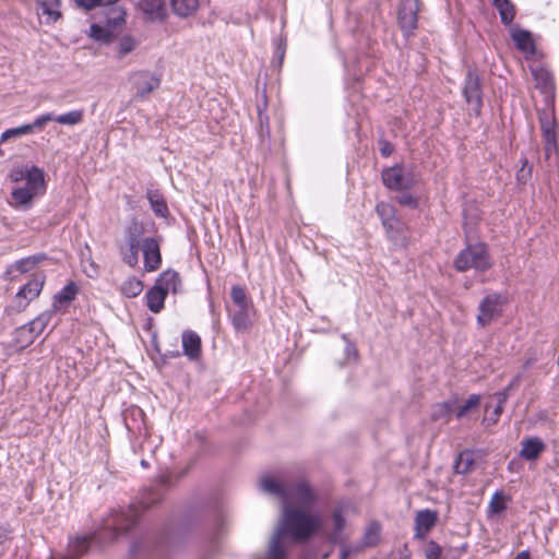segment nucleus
Instances as JSON below:
<instances>
[{
	"label": "nucleus",
	"mask_w": 559,
	"mask_h": 559,
	"mask_svg": "<svg viewBox=\"0 0 559 559\" xmlns=\"http://www.w3.org/2000/svg\"><path fill=\"white\" fill-rule=\"evenodd\" d=\"M282 502V518L271 537L269 549L257 559H286L289 542L311 538L323 526L322 514L316 510L313 491H271Z\"/></svg>",
	"instance_id": "nucleus-1"
},
{
	"label": "nucleus",
	"mask_w": 559,
	"mask_h": 559,
	"mask_svg": "<svg viewBox=\"0 0 559 559\" xmlns=\"http://www.w3.org/2000/svg\"><path fill=\"white\" fill-rule=\"evenodd\" d=\"M159 500L158 491H142V496L138 502L130 504L126 509L114 511L104 519L100 531H98L94 537L97 538L100 544L115 542L138 523L144 510L158 503Z\"/></svg>",
	"instance_id": "nucleus-2"
},
{
	"label": "nucleus",
	"mask_w": 559,
	"mask_h": 559,
	"mask_svg": "<svg viewBox=\"0 0 559 559\" xmlns=\"http://www.w3.org/2000/svg\"><path fill=\"white\" fill-rule=\"evenodd\" d=\"M46 192L45 171L43 169H33L28 176V182L16 187L11 192L12 207L20 211H27L33 206L34 199Z\"/></svg>",
	"instance_id": "nucleus-3"
},
{
	"label": "nucleus",
	"mask_w": 559,
	"mask_h": 559,
	"mask_svg": "<svg viewBox=\"0 0 559 559\" xmlns=\"http://www.w3.org/2000/svg\"><path fill=\"white\" fill-rule=\"evenodd\" d=\"M226 309L236 332H246L250 328L252 304L241 286L231 287L230 302L226 305Z\"/></svg>",
	"instance_id": "nucleus-4"
},
{
	"label": "nucleus",
	"mask_w": 559,
	"mask_h": 559,
	"mask_svg": "<svg viewBox=\"0 0 559 559\" xmlns=\"http://www.w3.org/2000/svg\"><path fill=\"white\" fill-rule=\"evenodd\" d=\"M259 489H311L305 479H299L295 469L282 467L272 472H264L258 478Z\"/></svg>",
	"instance_id": "nucleus-5"
},
{
	"label": "nucleus",
	"mask_w": 559,
	"mask_h": 559,
	"mask_svg": "<svg viewBox=\"0 0 559 559\" xmlns=\"http://www.w3.org/2000/svg\"><path fill=\"white\" fill-rule=\"evenodd\" d=\"M144 226L136 218H133L124 228L123 243L119 245V252L122 261L131 267L139 263V251L142 248V236Z\"/></svg>",
	"instance_id": "nucleus-6"
},
{
	"label": "nucleus",
	"mask_w": 559,
	"mask_h": 559,
	"mask_svg": "<svg viewBox=\"0 0 559 559\" xmlns=\"http://www.w3.org/2000/svg\"><path fill=\"white\" fill-rule=\"evenodd\" d=\"M454 266L460 272H464L471 269L476 271L488 270L491 266V263L486 245L477 242L466 246V248L461 250L455 258Z\"/></svg>",
	"instance_id": "nucleus-7"
},
{
	"label": "nucleus",
	"mask_w": 559,
	"mask_h": 559,
	"mask_svg": "<svg viewBox=\"0 0 559 559\" xmlns=\"http://www.w3.org/2000/svg\"><path fill=\"white\" fill-rule=\"evenodd\" d=\"M381 178L388 189L395 191L409 190L415 187L418 181L412 168H406L399 164L384 168Z\"/></svg>",
	"instance_id": "nucleus-8"
},
{
	"label": "nucleus",
	"mask_w": 559,
	"mask_h": 559,
	"mask_svg": "<svg viewBox=\"0 0 559 559\" xmlns=\"http://www.w3.org/2000/svg\"><path fill=\"white\" fill-rule=\"evenodd\" d=\"M539 123L545 142L546 158H549L552 152L559 154V143L557 141L556 131L557 126L552 107L539 112Z\"/></svg>",
	"instance_id": "nucleus-9"
},
{
	"label": "nucleus",
	"mask_w": 559,
	"mask_h": 559,
	"mask_svg": "<svg viewBox=\"0 0 559 559\" xmlns=\"http://www.w3.org/2000/svg\"><path fill=\"white\" fill-rule=\"evenodd\" d=\"M504 298L498 293L485 296L478 306L477 323L486 326L496 320L502 312Z\"/></svg>",
	"instance_id": "nucleus-10"
},
{
	"label": "nucleus",
	"mask_w": 559,
	"mask_h": 559,
	"mask_svg": "<svg viewBox=\"0 0 559 559\" xmlns=\"http://www.w3.org/2000/svg\"><path fill=\"white\" fill-rule=\"evenodd\" d=\"M397 12L399 25L406 38H409L417 28L419 0H400Z\"/></svg>",
	"instance_id": "nucleus-11"
},
{
	"label": "nucleus",
	"mask_w": 559,
	"mask_h": 559,
	"mask_svg": "<svg viewBox=\"0 0 559 559\" xmlns=\"http://www.w3.org/2000/svg\"><path fill=\"white\" fill-rule=\"evenodd\" d=\"M463 94L466 103L478 114L483 106V91L479 75L471 68L467 70L465 76Z\"/></svg>",
	"instance_id": "nucleus-12"
},
{
	"label": "nucleus",
	"mask_w": 559,
	"mask_h": 559,
	"mask_svg": "<svg viewBox=\"0 0 559 559\" xmlns=\"http://www.w3.org/2000/svg\"><path fill=\"white\" fill-rule=\"evenodd\" d=\"M132 86L135 88L134 97L143 99L147 94L158 88L160 85V78L150 71H138L130 76Z\"/></svg>",
	"instance_id": "nucleus-13"
},
{
	"label": "nucleus",
	"mask_w": 559,
	"mask_h": 559,
	"mask_svg": "<svg viewBox=\"0 0 559 559\" xmlns=\"http://www.w3.org/2000/svg\"><path fill=\"white\" fill-rule=\"evenodd\" d=\"M144 267L147 272L156 271L162 264V255L158 241L153 237L144 238L142 241Z\"/></svg>",
	"instance_id": "nucleus-14"
},
{
	"label": "nucleus",
	"mask_w": 559,
	"mask_h": 559,
	"mask_svg": "<svg viewBox=\"0 0 559 559\" xmlns=\"http://www.w3.org/2000/svg\"><path fill=\"white\" fill-rule=\"evenodd\" d=\"M510 36L520 51L530 56L535 53L536 48L531 32L522 29L518 25H511Z\"/></svg>",
	"instance_id": "nucleus-15"
},
{
	"label": "nucleus",
	"mask_w": 559,
	"mask_h": 559,
	"mask_svg": "<svg viewBox=\"0 0 559 559\" xmlns=\"http://www.w3.org/2000/svg\"><path fill=\"white\" fill-rule=\"evenodd\" d=\"M36 4L37 14L45 23L51 24L60 19V0H36Z\"/></svg>",
	"instance_id": "nucleus-16"
},
{
	"label": "nucleus",
	"mask_w": 559,
	"mask_h": 559,
	"mask_svg": "<svg viewBox=\"0 0 559 559\" xmlns=\"http://www.w3.org/2000/svg\"><path fill=\"white\" fill-rule=\"evenodd\" d=\"M383 228L386 237L395 247L404 248L408 245L407 227L400 218Z\"/></svg>",
	"instance_id": "nucleus-17"
},
{
	"label": "nucleus",
	"mask_w": 559,
	"mask_h": 559,
	"mask_svg": "<svg viewBox=\"0 0 559 559\" xmlns=\"http://www.w3.org/2000/svg\"><path fill=\"white\" fill-rule=\"evenodd\" d=\"M437 522V513L430 510L419 511L416 515V532L415 536L419 539H424L428 532L435 526Z\"/></svg>",
	"instance_id": "nucleus-18"
},
{
	"label": "nucleus",
	"mask_w": 559,
	"mask_h": 559,
	"mask_svg": "<svg viewBox=\"0 0 559 559\" xmlns=\"http://www.w3.org/2000/svg\"><path fill=\"white\" fill-rule=\"evenodd\" d=\"M532 75L536 82V87L544 94L554 98V78L545 68L537 67L532 69Z\"/></svg>",
	"instance_id": "nucleus-19"
},
{
	"label": "nucleus",
	"mask_w": 559,
	"mask_h": 559,
	"mask_svg": "<svg viewBox=\"0 0 559 559\" xmlns=\"http://www.w3.org/2000/svg\"><path fill=\"white\" fill-rule=\"evenodd\" d=\"M45 280L44 274H35L17 293L31 302L40 295Z\"/></svg>",
	"instance_id": "nucleus-20"
},
{
	"label": "nucleus",
	"mask_w": 559,
	"mask_h": 559,
	"mask_svg": "<svg viewBox=\"0 0 559 559\" xmlns=\"http://www.w3.org/2000/svg\"><path fill=\"white\" fill-rule=\"evenodd\" d=\"M182 348L186 356L190 359H195L201 353V338L193 331H186L182 333Z\"/></svg>",
	"instance_id": "nucleus-21"
},
{
	"label": "nucleus",
	"mask_w": 559,
	"mask_h": 559,
	"mask_svg": "<svg viewBox=\"0 0 559 559\" xmlns=\"http://www.w3.org/2000/svg\"><path fill=\"white\" fill-rule=\"evenodd\" d=\"M146 198L151 205L152 211L158 217L166 218L169 214L168 205L163 197V194L155 189H147Z\"/></svg>",
	"instance_id": "nucleus-22"
},
{
	"label": "nucleus",
	"mask_w": 559,
	"mask_h": 559,
	"mask_svg": "<svg viewBox=\"0 0 559 559\" xmlns=\"http://www.w3.org/2000/svg\"><path fill=\"white\" fill-rule=\"evenodd\" d=\"M155 285L163 288L166 294L169 292L177 294L180 288L179 274L176 271L167 270L160 274Z\"/></svg>",
	"instance_id": "nucleus-23"
},
{
	"label": "nucleus",
	"mask_w": 559,
	"mask_h": 559,
	"mask_svg": "<svg viewBox=\"0 0 559 559\" xmlns=\"http://www.w3.org/2000/svg\"><path fill=\"white\" fill-rule=\"evenodd\" d=\"M79 289L73 282L67 284L60 292H58L55 297L51 307L57 311L68 306L72 300H74Z\"/></svg>",
	"instance_id": "nucleus-24"
},
{
	"label": "nucleus",
	"mask_w": 559,
	"mask_h": 559,
	"mask_svg": "<svg viewBox=\"0 0 559 559\" xmlns=\"http://www.w3.org/2000/svg\"><path fill=\"white\" fill-rule=\"evenodd\" d=\"M167 294L163 290V288L154 285L150 288L145 295L146 297V306L147 308L154 312L158 313L164 308V302Z\"/></svg>",
	"instance_id": "nucleus-25"
},
{
	"label": "nucleus",
	"mask_w": 559,
	"mask_h": 559,
	"mask_svg": "<svg viewBox=\"0 0 559 559\" xmlns=\"http://www.w3.org/2000/svg\"><path fill=\"white\" fill-rule=\"evenodd\" d=\"M545 448L539 438H531L522 442L521 456L525 460H536Z\"/></svg>",
	"instance_id": "nucleus-26"
},
{
	"label": "nucleus",
	"mask_w": 559,
	"mask_h": 559,
	"mask_svg": "<svg viewBox=\"0 0 559 559\" xmlns=\"http://www.w3.org/2000/svg\"><path fill=\"white\" fill-rule=\"evenodd\" d=\"M492 4L499 13L501 23L511 27L515 16V7L511 0H492Z\"/></svg>",
	"instance_id": "nucleus-27"
},
{
	"label": "nucleus",
	"mask_w": 559,
	"mask_h": 559,
	"mask_svg": "<svg viewBox=\"0 0 559 559\" xmlns=\"http://www.w3.org/2000/svg\"><path fill=\"white\" fill-rule=\"evenodd\" d=\"M139 5L150 19L162 20L165 16L164 0H141Z\"/></svg>",
	"instance_id": "nucleus-28"
},
{
	"label": "nucleus",
	"mask_w": 559,
	"mask_h": 559,
	"mask_svg": "<svg viewBox=\"0 0 559 559\" xmlns=\"http://www.w3.org/2000/svg\"><path fill=\"white\" fill-rule=\"evenodd\" d=\"M474 452L471 450H464L457 455L453 467L456 474H466L474 468Z\"/></svg>",
	"instance_id": "nucleus-29"
},
{
	"label": "nucleus",
	"mask_w": 559,
	"mask_h": 559,
	"mask_svg": "<svg viewBox=\"0 0 559 559\" xmlns=\"http://www.w3.org/2000/svg\"><path fill=\"white\" fill-rule=\"evenodd\" d=\"M198 8L199 0H171V9L180 17L193 15Z\"/></svg>",
	"instance_id": "nucleus-30"
},
{
	"label": "nucleus",
	"mask_w": 559,
	"mask_h": 559,
	"mask_svg": "<svg viewBox=\"0 0 559 559\" xmlns=\"http://www.w3.org/2000/svg\"><path fill=\"white\" fill-rule=\"evenodd\" d=\"M346 508V506H338L332 513L333 532L331 533L330 539L334 543L341 538V534L345 527L344 513Z\"/></svg>",
	"instance_id": "nucleus-31"
},
{
	"label": "nucleus",
	"mask_w": 559,
	"mask_h": 559,
	"mask_svg": "<svg viewBox=\"0 0 559 559\" xmlns=\"http://www.w3.org/2000/svg\"><path fill=\"white\" fill-rule=\"evenodd\" d=\"M35 340L36 338L27 324L19 326L13 333L14 345L20 349H24L25 347L29 346Z\"/></svg>",
	"instance_id": "nucleus-32"
},
{
	"label": "nucleus",
	"mask_w": 559,
	"mask_h": 559,
	"mask_svg": "<svg viewBox=\"0 0 559 559\" xmlns=\"http://www.w3.org/2000/svg\"><path fill=\"white\" fill-rule=\"evenodd\" d=\"M376 213L379 216L383 227L399 219L394 206L386 202L377 203Z\"/></svg>",
	"instance_id": "nucleus-33"
},
{
	"label": "nucleus",
	"mask_w": 559,
	"mask_h": 559,
	"mask_svg": "<svg viewBox=\"0 0 559 559\" xmlns=\"http://www.w3.org/2000/svg\"><path fill=\"white\" fill-rule=\"evenodd\" d=\"M510 500V497L504 493V491H495L490 503H489V513L498 514L501 513L506 508L507 503Z\"/></svg>",
	"instance_id": "nucleus-34"
},
{
	"label": "nucleus",
	"mask_w": 559,
	"mask_h": 559,
	"mask_svg": "<svg viewBox=\"0 0 559 559\" xmlns=\"http://www.w3.org/2000/svg\"><path fill=\"white\" fill-rule=\"evenodd\" d=\"M44 259H45L44 254L31 255V257L17 260L14 263L13 267L21 273H26V272L31 271L32 269H34L35 265H37Z\"/></svg>",
	"instance_id": "nucleus-35"
},
{
	"label": "nucleus",
	"mask_w": 559,
	"mask_h": 559,
	"mask_svg": "<svg viewBox=\"0 0 559 559\" xmlns=\"http://www.w3.org/2000/svg\"><path fill=\"white\" fill-rule=\"evenodd\" d=\"M143 290V284L140 280L132 277L126 281L121 286L122 294L128 298L139 296Z\"/></svg>",
	"instance_id": "nucleus-36"
},
{
	"label": "nucleus",
	"mask_w": 559,
	"mask_h": 559,
	"mask_svg": "<svg viewBox=\"0 0 559 559\" xmlns=\"http://www.w3.org/2000/svg\"><path fill=\"white\" fill-rule=\"evenodd\" d=\"M83 120V110H72L66 114L56 116L55 121L64 126H74Z\"/></svg>",
	"instance_id": "nucleus-37"
},
{
	"label": "nucleus",
	"mask_w": 559,
	"mask_h": 559,
	"mask_svg": "<svg viewBox=\"0 0 559 559\" xmlns=\"http://www.w3.org/2000/svg\"><path fill=\"white\" fill-rule=\"evenodd\" d=\"M33 169H40L37 166H16L13 167L9 173V178L12 182H20L22 180H25V182H28V176L31 173L33 174Z\"/></svg>",
	"instance_id": "nucleus-38"
},
{
	"label": "nucleus",
	"mask_w": 559,
	"mask_h": 559,
	"mask_svg": "<svg viewBox=\"0 0 559 559\" xmlns=\"http://www.w3.org/2000/svg\"><path fill=\"white\" fill-rule=\"evenodd\" d=\"M91 544L90 536H78L69 544V549L75 556H81L87 551Z\"/></svg>",
	"instance_id": "nucleus-39"
},
{
	"label": "nucleus",
	"mask_w": 559,
	"mask_h": 559,
	"mask_svg": "<svg viewBox=\"0 0 559 559\" xmlns=\"http://www.w3.org/2000/svg\"><path fill=\"white\" fill-rule=\"evenodd\" d=\"M28 305L29 301L25 299L23 296H21L19 293H16L12 298L11 302L9 304V306L7 307L5 311L9 314L20 313L24 311Z\"/></svg>",
	"instance_id": "nucleus-40"
},
{
	"label": "nucleus",
	"mask_w": 559,
	"mask_h": 559,
	"mask_svg": "<svg viewBox=\"0 0 559 559\" xmlns=\"http://www.w3.org/2000/svg\"><path fill=\"white\" fill-rule=\"evenodd\" d=\"M454 409V403L451 401L436 404L433 406L431 417L433 420L447 417Z\"/></svg>",
	"instance_id": "nucleus-41"
},
{
	"label": "nucleus",
	"mask_w": 559,
	"mask_h": 559,
	"mask_svg": "<svg viewBox=\"0 0 559 559\" xmlns=\"http://www.w3.org/2000/svg\"><path fill=\"white\" fill-rule=\"evenodd\" d=\"M31 132H32V127H29L28 123L16 127V128L7 129L1 134V142H5L12 138H17V136L28 134Z\"/></svg>",
	"instance_id": "nucleus-42"
},
{
	"label": "nucleus",
	"mask_w": 559,
	"mask_h": 559,
	"mask_svg": "<svg viewBox=\"0 0 559 559\" xmlns=\"http://www.w3.org/2000/svg\"><path fill=\"white\" fill-rule=\"evenodd\" d=\"M480 403V396L478 394H472L468 399L461 405L456 412V418H463L467 412L472 408H475Z\"/></svg>",
	"instance_id": "nucleus-43"
},
{
	"label": "nucleus",
	"mask_w": 559,
	"mask_h": 559,
	"mask_svg": "<svg viewBox=\"0 0 559 559\" xmlns=\"http://www.w3.org/2000/svg\"><path fill=\"white\" fill-rule=\"evenodd\" d=\"M90 36L96 40L108 43L111 39V33L98 25V24H92L90 29Z\"/></svg>",
	"instance_id": "nucleus-44"
},
{
	"label": "nucleus",
	"mask_w": 559,
	"mask_h": 559,
	"mask_svg": "<svg viewBox=\"0 0 559 559\" xmlns=\"http://www.w3.org/2000/svg\"><path fill=\"white\" fill-rule=\"evenodd\" d=\"M380 536V525L376 522H372L368 525L365 533V545L373 546L378 542Z\"/></svg>",
	"instance_id": "nucleus-45"
},
{
	"label": "nucleus",
	"mask_w": 559,
	"mask_h": 559,
	"mask_svg": "<svg viewBox=\"0 0 559 559\" xmlns=\"http://www.w3.org/2000/svg\"><path fill=\"white\" fill-rule=\"evenodd\" d=\"M126 12L120 7H112L108 13V24L116 27L124 23Z\"/></svg>",
	"instance_id": "nucleus-46"
},
{
	"label": "nucleus",
	"mask_w": 559,
	"mask_h": 559,
	"mask_svg": "<svg viewBox=\"0 0 559 559\" xmlns=\"http://www.w3.org/2000/svg\"><path fill=\"white\" fill-rule=\"evenodd\" d=\"M441 547L433 540H430L425 549L426 559H441Z\"/></svg>",
	"instance_id": "nucleus-47"
},
{
	"label": "nucleus",
	"mask_w": 559,
	"mask_h": 559,
	"mask_svg": "<svg viewBox=\"0 0 559 559\" xmlns=\"http://www.w3.org/2000/svg\"><path fill=\"white\" fill-rule=\"evenodd\" d=\"M135 47V41L130 36H124L119 43V57H123L131 52Z\"/></svg>",
	"instance_id": "nucleus-48"
},
{
	"label": "nucleus",
	"mask_w": 559,
	"mask_h": 559,
	"mask_svg": "<svg viewBox=\"0 0 559 559\" xmlns=\"http://www.w3.org/2000/svg\"><path fill=\"white\" fill-rule=\"evenodd\" d=\"M55 121V115L52 112H46L39 117H37L32 123H28L32 127V132L35 129H41L44 126L49 122Z\"/></svg>",
	"instance_id": "nucleus-49"
},
{
	"label": "nucleus",
	"mask_w": 559,
	"mask_h": 559,
	"mask_svg": "<svg viewBox=\"0 0 559 559\" xmlns=\"http://www.w3.org/2000/svg\"><path fill=\"white\" fill-rule=\"evenodd\" d=\"M57 312L56 309H53L52 307L44 312H41L40 314H38L35 320L41 325V328H44V330L48 326V324L50 323L52 317L55 316V313Z\"/></svg>",
	"instance_id": "nucleus-50"
},
{
	"label": "nucleus",
	"mask_w": 559,
	"mask_h": 559,
	"mask_svg": "<svg viewBox=\"0 0 559 559\" xmlns=\"http://www.w3.org/2000/svg\"><path fill=\"white\" fill-rule=\"evenodd\" d=\"M396 201L404 206L415 209L418 205V200L409 193H403L396 198Z\"/></svg>",
	"instance_id": "nucleus-51"
},
{
	"label": "nucleus",
	"mask_w": 559,
	"mask_h": 559,
	"mask_svg": "<svg viewBox=\"0 0 559 559\" xmlns=\"http://www.w3.org/2000/svg\"><path fill=\"white\" fill-rule=\"evenodd\" d=\"M379 150H380V153L382 156L388 157L393 153L394 147L389 141L380 140L379 141Z\"/></svg>",
	"instance_id": "nucleus-52"
},
{
	"label": "nucleus",
	"mask_w": 559,
	"mask_h": 559,
	"mask_svg": "<svg viewBox=\"0 0 559 559\" xmlns=\"http://www.w3.org/2000/svg\"><path fill=\"white\" fill-rule=\"evenodd\" d=\"M342 337H343V340L346 341L345 354H346L347 359H352V358L356 359L358 353H357L355 345L352 344L350 342H348L346 335H343Z\"/></svg>",
	"instance_id": "nucleus-53"
},
{
	"label": "nucleus",
	"mask_w": 559,
	"mask_h": 559,
	"mask_svg": "<svg viewBox=\"0 0 559 559\" xmlns=\"http://www.w3.org/2000/svg\"><path fill=\"white\" fill-rule=\"evenodd\" d=\"M26 324L31 332L34 334L35 338H37L45 331L44 328H41V325L35 319Z\"/></svg>",
	"instance_id": "nucleus-54"
},
{
	"label": "nucleus",
	"mask_w": 559,
	"mask_h": 559,
	"mask_svg": "<svg viewBox=\"0 0 559 559\" xmlns=\"http://www.w3.org/2000/svg\"><path fill=\"white\" fill-rule=\"evenodd\" d=\"M76 4L85 10L94 9L97 5H100L99 0H75Z\"/></svg>",
	"instance_id": "nucleus-55"
},
{
	"label": "nucleus",
	"mask_w": 559,
	"mask_h": 559,
	"mask_svg": "<svg viewBox=\"0 0 559 559\" xmlns=\"http://www.w3.org/2000/svg\"><path fill=\"white\" fill-rule=\"evenodd\" d=\"M510 392L511 390L506 386L502 391L497 392L495 394V397L497 399L498 402H500V404H504L510 396Z\"/></svg>",
	"instance_id": "nucleus-56"
},
{
	"label": "nucleus",
	"mask_w": 559,
	"mask_h": 559,
	"mask_svg": "<svg viewBox=\"0 0 559 559\" xmlns=\"http://www.w3.org/2000/svg\"><path fill=\"white\" fill-rule=\"evenodd\" d=\"M503 405L504 404H500V402H498L497 406L495 407L492 412V417L489 418L492 421V424H496L498 421L500 415L503 412Z\"/></svg>",
	"instance_id": "nucleus-57"
},
{
	"label": "nucleus",
	"mask_w": 559,
	"mask_h": 559,
	"mask_svg": "<svg viewBox=\"0 0 559 559\" xmlns=\"http://www.w3.org/2000/svg\"><path fill=\"white\" fill-rule=\"evenodd\" d=\"M530 174H531V169H527V170H526V169H525V166H523V167H522V169H521V170L519 171V174H518V179H519L520 181H525V180H526V178L530 176Z\"/></svg>",
	"instance_id": "nucleus-58"
},
{
	"label": "nucleus",
	"mask_w": 559,
	"mask_h": 559,
	"mask_svg": "<svg viewBox=\"0 0 559 559\" xmlns=\"http://www.w3.org/2000/svg\"><path fill=\"white\" fill-rule=\"evenodd\" d=\"M520 381H521V374H516V376L511 380V382L507 385V388H509L510 390H513V389H515V388H518V386H519Z\"/></svg>",
	"instance_id": "nucleus-59"
},
{
	"label": "nucleus",
	"mask_w": 559,
	"mask_h": 559,
	"mask_svg": "<svg viewBox=\"0 0 559 559\" xmlns=\"http://www.w3.org/2000/svg\"><path fill=\"white\" fill-rule=\"evenodd\" d=\"M514 559H531L530 552L526 550L521 551Z\"/></svg>",
	"instance_id": "nucleus-60"
},
{
	"label": "nucleus",
	"mask_w": 559,
	"mask_h": 559,
	"mask_svg": "<svg viewBox=\"0 0 559 559\" xmlns=\"http://www.w3.org/2000/svg\"><path fill=\"white\" fill-rule=\"evenodd\" d=\"M259 118H260V124H261V128H263V127H264V124H265L266 127H269V118H267L266 116H265V117H263V116H262V114L260 112V114H259Z\"/></svg>",
	"instance_id": "nucleus-61"
},
{
	"label": "nucleus",
	"mask_w": 559,
	"mask_h": 559,
	"mask_svg": "<svg viewBox=\"0 0 559 559\" xmlns=\"http://www.w3.org/2000/svg\"><path fill=\"white\" fill-rule=\"evenodd\" d=\"M350 554V550L346 547L341 549V559H347Z\"/></svg>",
	"instance_id": "nucleus-62"
},
{
	"label": "nucleus",
	"mask_w": 559,
	"mask_h": 559,
	"mask_svg": "<svg viewBox=\"0 0 559 559\" xmlns=\"http://www.w3.org/2000/svg\"><path fill=\"white\" fill-rule=\"evenodd\" d=\"M100 1V5H111V4H115L116 2H118L119 0H99Z\"/></svg>",
	"instance_id": "nucleus-63"
},
{
	"label": "nucleus",
	"mask_w": 559,
	"mask_h": 559,
	"mask_svg": "<svg viewBox=\"0 0 559 559\" xmlns=\"http://www.w3.org/2000/svg\"><path fill=\"white\" fill-rule=\"evenodd\" d=\"M49 559H76V558H73V557H59V558L50 557Z\"/></svg>",
	"instance_id": "nucleus-64"
}]
</instances>
